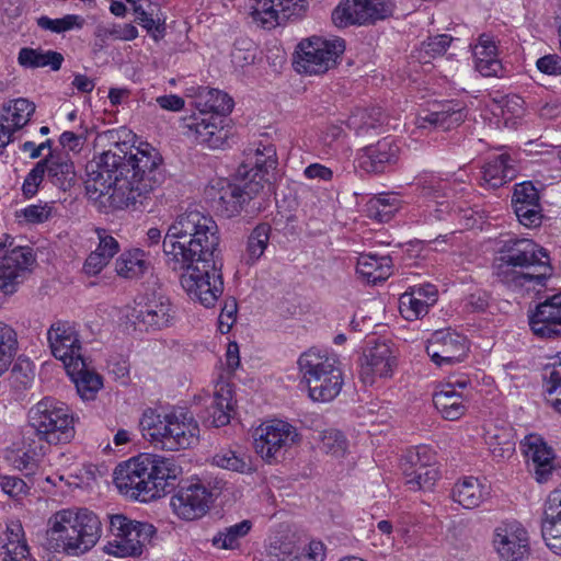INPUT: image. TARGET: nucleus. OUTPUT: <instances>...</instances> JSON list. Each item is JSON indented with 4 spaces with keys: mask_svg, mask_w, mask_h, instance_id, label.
Wrapping results in <instances>:
<instances>
[{
    "mask_svg": "<svg viewBox=\"0 0 561 561\" xmlns=\"http://www.w3.org/2000/svg\"><path fill=\"white\" fill-rule=\"evenodd\" d=\"M394 5L390 0H343L332 12V21L339 27L374 24L390 16Z\"/></svg>",
    "mask_w": 561,
    "mask_h": 561,
    "instance_id": "12",
    "label": "nucleus"
},
{
    "mask_svg": "<svg viewBox=\"0 0 561 561\" xmlns=\"http://www.w3.org/2000/svg\"><path fill=\"white\" fill-rule=\"evenodd\" d=\"M298 440L299 434L296 427L285 421H273L257 430L254 447L263 459L271 462L277 460Z\"/></svg>",
    "mask_w": 561,
    "mask_h": 561,
    "instance_id": "13",
    "label": "nucleus"
},
{
    "mask_svg": "<svg viewBox=\"0 0 561 561\" xmlns=\"http://www.w3.org/2000/svg\"><path fill=\"white\" fill-rule=\"evenodd\" d=\"M451 42L453 37L448 34L436 35L428 37L427 41L423 43V49L430 57L442 56L446 53Z\"/></svg>",
    "mask_w": 561,
    "mask_h": 561,
    "instance_id": "60",
    "label": "nucleus"
},
{
    "mask_svg": "<svg viewBox=\"0 0 561 561\" xmlns=\"http://www.w3.org/2000/svg\"><path fill=\"white\" fill-rule=\"evenodd\" d=\"M513 159L507 153H501L489 160L482 171V180L492 188H497L516 176Z\"/></svg>",
    "mask_w": 561,
    "mask_h": 561,
    "instance_id": "33",
    "label": "nucleus"
},
{
    "mask_svg": "<svg viewBox=\"0 0 561 561\" xmlns=\"http://www.w3.org/2000/svg\"><path fill=\"white\" fill-rule=\"evenodd\" d=\"M514 211L518 221L527 228L539 227L542 222L541 205H537V207L516 206Z\"/></svg>",
    "mask_w": 561,
    "mask_h": 561,
    "instance_id": "58",
    "label": "nucleus"
},
{
    "mask_svg": "<svg viewBox=\"0 0 561 561\" xmlns=\"http://www.w3.org/2000/svg\"><path fill=\"white\" fill-rule=\"evenodd\" d=\"M251 528L252 522L249 519L225 527L213 537L211 545L217 549H238L240 547V539L244 538Z\"/></svg>",
    "mask_w": 561,
    "mask_h": 561,
    "instance_id": "38",
    "label": "nucleus"
},
{
    "mask_svg": "<svg viewBox=\"0 0 561 561\" xmlns=\"http://www.w3.org/2000/svg\"><path fill=\"white\" fill-rule=\"evenodd\" d=\"M46 174L49 182L64 192L69 191L76 183V170L71 159L61 152L50 151L44 158Z\"/></svg>",
    "mask_w": 561,
    "mask_h": 561,
    "instance_id": "28",
    "label": "nucleus"
},
{
    "mask_svg": "<svg viewBox=\"0 0 561 561\" xmlns=\"http://www.w3.org/2000/svg\"><path fill=\"white\" fill-rule=\"evenodd\" d=\"M529 327L540 339L561 336V291L547 297L529 314Z\"/></svg>",
    "mask_w": 561,
    "mask_h": 561,
    "instance_id": "20",
    "label": "nucleus"
},
{
    "mask_svg": "<svg viewBox=\"0 0 561 561\" xmlns=\"http://www.w3.org/2000/svg\"><path fill=\"white\" fill-rule=\"evenodd\" d=\"M136 522L122 514L112 515L110 516V531L114 539H124Z\"/></svg>",
    "mask_w": 561,
    "mask_h": 561,
    "instance_id": "63",
    "label": "nucleus"
},
{
    "mask_svg": "<svg viewBox=\"0 0 561 561\" xmlns=\"http://www.w3.org/2000/svg\"><path fill=\"white\" fill-rule=\"evenodd\" d=\"M488 495V488L473 477L457 482L451 491L453 500L467 510L480 506Z\"/></svg>",
    "mask_w": 561,
    "mask_h": 561,
    "instance_id": "32",
    "label": "nucleus"
},
{
    "mask_svg": "<svg viewBox=\"0 0 561 561\" xmlns=\"http://www.w3.org/2000/svg\"><path fill=\"white\" fill-rule=\"evenodd\" d=\"M402 472L407 478V484L413 491L431 489L438 479V469L435 465L421 466Z\"/></svg>",
    "mask_w": 561,
    "mask_h": 561,
    "instance_id": "46",
    "label": "nucleus"
},
{
    "mask_svg": "<svg viewBox=\"0 0 561 561\" xmlns=\"http://www.w3.org/2000/svg\"><path fill=\"white\" fill-rule=\"evenodd\" d=\"M473 55L476 60L493 59L497 57V46L493 37L489 34H481L478 38V43L473 47Z\"/></svg>",
    "mask_w": 561,
    "mask_h": 561,
    "instance_id": "59",
    "label": "nucleus"
},
{
    "mask_svg": "<svg viewBox=\"0 0 561 561\" xmlns=\"http://www.w3.org/2000/svg\"><path fill=\"white\" fill-rule=\"evenodd\" d=\"M399 150L394 139L385 137L358 151V165L368 173H382L398 161Z\"/></svg>",
    "mask_w": 561,
    "mask_h": 561,
    "instance_id": "23",
    "label": "nucleus"
},
{
    "mask_svg": "<svg viewBox=\"0 0 561 561\" xmlns=\"http://www.w3.org/2000/svg\"><path fill=\"white\" fill-rule=\"evenodd\" d=\"M494 274L508 288L529 291L545 287L553 267L546 249L533 240L508 239L494 261Z\"/></svg>",
    "mask_w": 561,
    "mask_h": 561,
    "instance_id": "3",
    "label": "nucleus"
},
{
    "mask_svg": "<svg viewBox=\"0 0 561 561\" xmlns=\"http://www.w3.org/2000/svg\"><path fill=\"white\" fill-rule=\"evenodd\" d=\"M211 501L213 494L203 483L190 482L180 485L170 505L181 519L194 520L207 513Z\"/></svg>",
    "mask_w": 561,
    "mask_h": 561,
    "instance_id": "16",
    "label": "nucleus"
},
{
    "mask_svg": "<svg viewBox=\"0 0 561 561\" xmlns=\"http://www.w3.org/2000/svg\"><path fill=\"white\" fill-rule=\"evenodd\" d=\"M3 111L5 114L2 115V121L11 123L15 129H20L30 121L35 105L26 99H18L4 106Z\"/></svg>",
    "mask_w": 561,
    "mask_h": 561,
    "instance_id": "44",
    "label": "nucleus"
},
{
    "mask_svg": "<svg viewBox=\"0 0 561 561\" xmlns=\"http://www.w3.org/2000/svg\"><path fill=\"white\" fill-rule=\"evenodd\" d=\"M149 500H157L174 490L182 468L173 458L148 454Z\"/></svg>",
    "mask_w": 561,
    "mask_h": 561,
    "instance_id": "18",
    "label": "nucleus"
},
{
    "mask_svg": "<svg viewBox=\"0 0 561 561\" xmlns=\"http://www.w3.org/2000/svg\"><path fill=\"white\" fill-rule=\"evenodd\" d=\"M370 216L379 221H388L398 210V198L391 194L379 195L368 203Z\"/></svg>",
    "mask_w": 561,
    "mask_h": 561,
    "instance_id": "49",
    "label": "nucleus"
},
{
    "mask_svg": "<svg viewBox=\"0 0 561 561\" xmlns=\"http://www.w3.org/2000/svg\"><path fill=\"white\" fill-rule=\"evenodd\" d=\"M7 542L3 546L4 553L20 557H28V547L24 540L23 527L20 523L13 522L7 526Z\"/></svg>",
    "mask_w": 561,
    "mask_h": 561,
    "instance_id": "48",
    "label": "nucleus"
},
{
    "mask_svg": "<svg viewBox=\"0 0 561 561\" xmlns=\"http://www.w3.org/2000/svg\"><path fill=\"white\" fill-rule=\"evenodd\" d=\"M148 454H140L137 457L119 463L114 471V483L121 493L133 499H140L144 502L149 500L148 483Z\"/></svg>",
    "mask_w": 561,
    "mask_h": 561,
    "instance_id": "14",
    "label": "nucleus"
},
{
    "mask_svg": "<svg viewBox=\"0 0 561 561\" xmlns=\"http://www.w3.org/2000/svg\"><path fill=\"white\" fill-rule=\"evenodd\" d=\"M466 118L462 108H454L451 105H444L440 111H434L420 115L416 118L419 128L433 127L434 129H442L444 131L450 130L459 126Z\"/></svg>",
    "mask_w": 561,
    "mask_h": 561,
    "instance_id": "35",
    "label": "nucleus"
},
{
    "mask_svg": "<svg viewBox=\"0 0 561 561\" xmlns=\"http://www.w3.org/2000/svg\"><path fill=\"white\" fill-rule=\"evenodd\" d=\"M203 114L227 115L233 108V100L226 92L217 89H206L201 92L196 102Z\"/></svg>",
    "mask_w": 561,
    "mask_h": 561,
    "instance_id": "37",
    "label": "nucleus"
},
{
    "mask_svg": "<svg viewBox=\"0 0 561 561\" xmlns=\"http://www.w3.org/2000/svg\"><path fill=\"white\" fill-rule=\"evenodd\" d=\"M537 69L549 76H558L561 73V56L549 54L539 58L536 62Z\"/></svg>",
    "mask_w": 561,
    "mask_h": 561,
    "instance_id": "64",
    "label": "nucleus"
},
{
    "mask_svg": "<svg viewBox=\"0 0 561 561\" xmlns=\"http://www.w3.org/2000/svg\"><path fill=\"white\" fill-rule=\"evenodd\" d=\"M345 50V43L341 38L324 39L310 37L298 45L295 68L300 73L323 75L334 68L337 59Z\"/></svg>",
    "mask_w": 561,
    "mask_h": 561,
    "instance_id": "9",
    "label": "nucleus"
},
{
    "mask_svg": "<svg viewBox=\"0 0 561 561\" xmlns=\"http://www.w3.org/2000/svg\"><path fill=\"white\" fill-rule=\"evenodd\" d=\"M307 0H263L252 12L255 21L261 22L265 28H272L290 19L304 15Z\"/></svg>",
    "mask_w": 561,
    "mask_h": 561,
    "instance_id": "21",
    "label": "nucleus"
},
{
    "mask_svg": "<svg viewBox=\"0 0 561 561\" xmlns=\"http://www.w3.org/2000/svg\"><path fill=\"white\" fill-rule=\"evenodd\" d=\"M36 22L42 30L58 34L69 31L75 26H81L80 16L73 14H68L61 19H50L46 15H42L37 19Z\"/></svg>",
    "mask_w": 561,
    "mask_h": 561,
    "instance_id": "55",
    "label": "nucleus"
},
{
    "mask_svg": "<svg viewBox=\"0 0 561 561\" xmlns=\"http://www.w3.org/2000/svg\"><path fill=\"white\" fill-rule=\"evenodd\" d=\"M397 359L390 346L377 343L364 351L360 357L359 378L365 385H373L376 377H391Z\"/></svg>",
    "mask_w": 561,
    "mask_h": 561,
    "instance_id": "22",
    "label": "nucleus"
},
{
    "mask_svg": "<svg viewBox=\"0 0 561 561\" xmlns=\"http://www.w3.org/2000/svg\"><path fill=\"white\" fill-rule=\"evenodd\" d=\"M131 317L135 319V324H142L146 329L161 330L172 323L175 310L170 299L160 295L148 299L144 306L135 308Z\"/></svg>",
    "mask_w": 561,
    "mask_h": 561,
    "instance_id": "25",
    "label": "nucleus"
},
{
    "mask_svg": "<svg viewBox=\"0 0 561 561\" xmlns=\"http://www.w3.org/2000/svg\"><path fill=\"white\" fill-rule=\"evenodd\" d=\"M523 446L525 455L533 462L536 480L540 483L548 481L553 470V449L537 435L526 436Z\"/></svg>",
    "mask_w": 561,
    "mask_h": 561,
    "instance_id": "27",
    "label": "nucleus"
},
{
    "mask_svg": "<svg viewBox=\"0 0 561 561\" xmlns=\"http://www.w3.org/2000/svg\"><path fill=\"white\" fill-rule=\"evenodd\" d=\"M66 369L76 385L78 394L83 400H93L102 388V377L89 370L83 357H77V362Z\"/></svg>",
    "mask_w": 561,
    "mask_h": 561,
    "instance_id": "30",
    "label": "nucleus"
},
{
    "mask_svg": "<svg viewBox=\"0 0 561 561\" xmlns=\"http://www.w3.org/2000/svg\"><path fill=\"white\" fill-rule=\"evenodd\" d=\"M347 448L345 436L337 430L324 431L321 435L320 449L335 457H342Z\"/></svg>",
    "mask_w": 561,
    "mask_h": 561,
    "instance_id": "53",
    "label": "nucleus"
},
{
    "mask_svg": "<svg viewBox=\"0 0 561 561\" xmlns=\"http://www.w3.org/2000/svg\"><path fill=\"white\" fill-rule=\"evenodd\" d=\"M47 339L51 354L61 360L66 368L73 365L77 357H83L78 332L71 323L67 321L53 323L47 332Z\"/></svg>",
    "mask_w": 561,
    "mask_h": 561,
    "instance_id": "19",
    "label": "nucleus"
},
{
    "mask_svg": "<svg viewBox=\"0 0 561 561\" xmlns=\"http://www.w3.org/2000/svg\"><path fill=\"white\" fill-rule=\"evenodd\" d=\"M19 64L24 68H41L49 66L51 70L57 71L60 69L64 61V56L54 50L43 51L30 47H23L19 51Z\"/></svg>",
    "mask_w": 561,
    "mask_h": 561,
    "instance_id": "36",
    "label": "nucleus"
},
{
    "mask_svg": "<svg viewBox=\"0 0 561 561\" xmlns=\"http://www.w3.org/2000/svg\"><path fill=\"white\" fill-rule=\"evenodd\" d=\"M557 501L560 502L558 495L548 496L541 533L549 549L561 556V508L556 506L559 505Z\"/></svg>",
    "mask_w": 561,
    "mask_h": 561,
    "instance_id": "31",
    "label": "nucleus"
},
{
    "mask_svg": "<svg viewBox=\"0 0 561 561\" xmlns=\"http://www.w3.org/2000/svg\"><path fill=\"white\" fill-rule=\"evenodd\" d=\"M69 408L55 398L46 397L28 411V423L39 439L48 444H67L76 434Z\"/></svg>",
    "mask_w": 561,
    "mask_h": 561,
    "instance_id": "7",
    "label": "nucleus"
},
{
    "mask_svg": "<svg viewBox=\"0 0 561 561\" xmlns=\"http://www.w3.org/2000/svg\"><path fill=\"white\" fill-rule=\"evenodd\" d=\"M434 454L427 446H419L409 450L401 461L402 471H409L417 467L434 465Z\"/></svg>",
    "mask_w": 561,
    "mask_h": 561,
    "instance_id": "54",
    "label": "nucleus"
},
{
    "mask_svg": "<svg viewBox=\"0 0 561 561\" xmlns=\"http://www.w3.org/2000/svg\"><path fill=\"white\" fill-rule=\"evenodd\" d=\"M468 351L466 336L451 329L437 330L432 334L426 353L437 365H451L462 360Z\"/></svg>",
    "mask_w": 561,
    "mask_h": 561,
    "instance_id": "17",
    "label": "nucleus"
},
{
    "mask_svg": "<svg viewBox=\"0 0 561 561\" xmlns=\"http://www.w3.org/2000/svg\"><path fill=\"white\" fill-rule=\"evenodd\" d=\"M237 310L236 299L231 298L225 301L218 318V327L221 333H228L230 331L236 320Z\"/></svg>",
    "mask_w": 561,
    "mask_h": 561,
    "instance_id": "62",
    "label": "nucleus"
},
{
    "mask_svg": "<svg viewBox=\"0 0 561 561\" xmlns=\"http://www.w3.org/2000/svg\"><path fill=\"white\" fill-rule=\"evenodd\" d=\"M392 260L389 255L362 254L356 271L367 283L377 284L391 275Z\"/></svg>",
    "mask_w": 561,
    "mask_h": 561,
    "instance_id": "34",
    "label": "nucleus"
},
{
    "mask_svg": "<svg viewBox=\"0 0 561 561\" xmlns=\"http://www.w3.org/2000/svg\"><path fill=\"white\" fill-rule=\"evenodd\" d=\"M144 256V251L139 249L122 253L115 263L117 274L125 278H137L141 276L148 267V263Z\"/></svg>",
    "mask_w": 561,
    "mask_h": 561,
    "instance_id": "40",
    "label": "nucleus"
},
{
    "mask_svg": "<svg viewBox=\"0 0 561 561\" xmlns=\"http://www.w3.org/2000/svg\"><path fill=\"white\" fill-rule=\"evenodd\" d=\"M484 440L495 458H510L515 451V442L508 428H490L484 435Z\"/></svg>",
    "mask_w": 561,
    "mask_h": 561,
    "instance_id": "39",
    "label": "nucleus"
},
{
    "mask_svg": "<svg viewBox=\"0 0 561 561\" xmlns=\"http://www.w3.org/2000/svg\"><path fill=\"white\" fill-rule=\"evenodd\" d=\"M387 116L379 107L363 108L354 113L347 121V126L357 135L366 133L370 128L382 125Z\"/></svg>",
    "mask_w": 561,
    "mask_h": 561,
    "instance_id": "41",
    "label": "nucleus"
},
{
    "mask_svg": "<svg viewBox=\"0 0 561 561\" xmlns=\"http://www.w3.org/2000/svg\"><path fill=\"white\" fill-rule=\"evenodd\" d=\"M512 205L513 208H516V206L537 207V205H540L538 190L531 182L516 184L512 197Z\"/></svg>",
    "mask_w": 561,
    "mask_h": 561,
    "instance_id": "52",
    "label": "nucleus"
},
{
    "mask_svg": "<svg viewBox=\"0 0 561 561\" xmlns=\"http://www.w3.org/2000/svg\"><path fill=\"white\" fill-rule=\"evenodd\" d=\"M18 340L15 331L7 323L0 321V375L12 362L16 352Z\"/></svg>",
    "mask_w": 561,
    "mask_h": 561,
    "instance_id": "47",
    "label": "nucleus"
},
{
    "mask_svg": "<svg viewBox=\"0 0 561 561\" xmlns=\"http://www.w3.org/2000/svg\"><path fill=\"white\" fill-rule=\"evenodd\" d=\"M493 547L500 561H526L530 554L528 533L516 520L504 522L495 528Z\"/></svg>",
    "mask_w": 561,
    "mask_h": 561,
    "instance_id": "15",
    "label": "nucleus"
},
{
    "mask_svg": "<svg viewBox=\"0 0 561 561\" xmlns=\"http://www.w3.org/2000/svg\"><path fill=\"white\" fill-rule=\"evenodd\" d=\"M465 396L451 382L444 383L433 394V403L445 420H459L467 411Z\"/></svg>",
    "mask_w": 561,
    "mask_h": 561,
    "instance_id": "29",
    "label": "nucleus"
},
{
    "mask_svg": "<svg viewBox=\"0 0 561 561\" xmlns=\"http://www.w3.org/2000/svg\"><path fill=\"white\" fill-rule=\"evenodd\" d=\"M156 531L152 524L136 522L130 530L127 531L126 538L108 541L104 547V551L118 558L139 557L144 551V547L150 543Z\"/></svg>",
    "mask_w": 561,
    "mask_h": 561,
    "instance_id": "24",
    "label": "nucleus"
},
{
    "mask_svg": "<svg viewBox=\"0 0 561 561\" xmlns=\"http://www.w3.org/2000/svg\"><path fill=\"white\" fill-rule=\"evenodd\" d=\"M1 490L11 497H19L27 492V484L19 477L1 476Z\"/></svg>",
    "mask_w": 561,
    "mask_h": 561,
    "instance_id": "61",
    "label": "nucleus"
},
{
    "mask_svg": "<svg viewBox=\"0 0 561 561\" xmlns=\"http://www.w3.org/2000/svg\"><path fill=\"white\" fill-rule=\"evenodd\" d=\"M427 305L416 298L414 294L405 291L400 296L399 310L401 316L408 321H415L428 312Z\"/></svg>",
    "mask_w": 561,
    "mask_h": 561,
    "instance_id": "50",
    "label": "nucleus"
},
{
    "mask_svg": "<svg viewBox=\"0 0 561 561\" xmlns=\"http://www.w3.org/2000/svg\"><path fill=\"white\" fill-rule=\"evenodd\" d=\"M211 220L210 216L196 209L187 210L175 218L162 243L164 263L168 268L173 272H180L184 268L186 261L183 260V251L187 240L202 233V229Z\"/></svg>",
    "mask_w": 561,
    "mask_h": 561,
    "instance_id": "8",
    "label": "nucleus"
},
{
    "mask_svg": "<svg viewBox=\"0 0 561 561\" xmlns=\"http://www.w3.org/2000/svg\"><path fill=\"white\" fill-rule=\"evenodd\" d=\"M182 128L188 138L209 148L220 147L226 139L224 129L210 122L203 113L184 118Z\"/></svg>",
    "mask_w": 561,
    "mask_h": 561,
    "instance_id": "26",
    "label": "nucleus"
},
{
    "mask_svg": "<svg viewBox=\"0 0 561 561\" xmlns=\"http://www.w3.org/2000/svg\"><path fill=\"white\" fill-rule=\"evenodd\" d=\"M298 366L313 401L329 402L341 392L343 376L334 357L309 350L300 355Z\"/></svg>",
    "mask_w": 561,
    "mask_h": 561,
    "instance_id": "6",
    "label": "nucleus"
},
{
    "mask_svg": "<svg viewBox=\"0 0 561 561\" xmlns=\"http://www.w3.org/2000/svg\"><path fill=\"white\" fill-rule=\"evenodd\" d=\"M102 534L100 518L88 508L62 510L49 519L47 546L54 552L78 557L91 550Z\"/></svg>",
    "mask_w": 561,
    "mask_h": 561,
    "instance_id": "4",
    "label": "nucleus"
},
{
    "mask_svg": "<svg viewBox=\"0 0 561 561\" xmlns=\"http://www.w3.org/2000/svg\"><path fill=\"white\" fill-rule=\"evenodd\" d=\"M94 36V46L103 48L110 38L123 41L135 39L138 36V31L133 24L113 25L112 27L99 25L95 28Z\"/></svg>",
    "mask_w": 561,
    "mask_h": 561,
    "instance_id": "45",
    "label": "nucleus"
},
{
    "mask_svg": "<svg viewBox=\"0 0 561 561\" xmlns=\"http://www.w3.org/2000/svg\"><path fill=\"white\" fill-rule=\"evenodd\" d=\"M218 227L213 219L202 233L184 247V268L180 282L187 296L206 308L214 307L224 291L222 261Z\"/></svg>",
    "mask_w": 561,
    "mask_h": 561,
    "instance_id": "2",
    "label": "nucleus"
},
{
    "mask_svg": "<svg viewBox=\"0 0 561 561\" xmlns=\"http://www.w3.org/2000/svg\"><path fill=\"white\" fill-rule=\"evenodd\" d=\"M14 239L3 234L0 241V291L13 294L25 272L34 264L35 257L28 247H13Z\"/></svg>",
    "mask_w": 561,
    "mask_h": 561,
    "instance_id": "11",
    "label": "nucleus"
},
{
    "mask_svg": "<svg viewBox=\"0 0 561 561\" xmlns=\"http://www.w3.org/2000/svg\"><path fill=\"white\" fill-rule=\"evenodd\" d=\"M248 178V164H241L237 170L236 181L220 187L217 209L222 216H238L245 204L263 192V175L256 172L251 179Z\"/></svg>",
    "mask_w": 561,
    "mask_h": 561,
    "instance_id": "10",
    "label": "nucleus"
},
{
    "mask_svg": "<svg viewBox=\"0 0 561 561\" xmlns=\"http://www.w3.org/2000/svg\"><path fill=\"white\" fill-rule=\"evenodd\" d=\"M46 174L44 159L39 160L34 168L27 173L22 185L23 195L26 198L33 197L43 182Z\"/></svg>",
    "mask_w": 561,
    "mask_h": 561,
    "instance_id": "57",
    "label": "nucleus"
},
{
    "mask_svg": "<svg viewBox=\"0 0 561 561\" xmlns=\"http://www.w3.org/2000/svg\"><path fill=\"white\" fill-rule=\"evenodd\" d=\"M546 392L554 396L552 405L561 413V352L553 357V362L543 369Z\"/></svg>",
    "mask_w": 561,
    "mask_h": 561,
    "instance_id": "42",
    "label": "nucleus"
},
{
    "mask_svg": "<svg viewBox=\"0 0 561 561\" xmlns=\"http://www.w3.org/2000/svg\"><path fill=\"white\" fill-rule=\"evenodd\" d=\"M213 461L220 468L240 473H247L252 470L249 459L247 460V458L238 456L232 450H226L216 454L213 458Z\"/></svg>",
    "mask_w": 561,
    "mask_h": 561,
    "instance_id": "51",
    "label": "nucleus"
},
{
    "mask_svg": "<svg viewBox=\"0 0 561 561\" xmlns=\"http://www.w3.org/2000/svg\"><path fill=\"white\" fill-rule=\"evenodd\" d=\"M271 225L263 222L257 225L248 238L247 244V263L253 264L264 253L271 233Z\"/></svg>",
    "mask_w": 561,
    "mask_h": 561,
    "instance_id": "43",
    "label": "nucleus"
},
{
    "mask_svg": "<svg viewBox=\"0 0 561 561\" xmlns=\"http://www.w3.org/2000/svg\"><path fill=\"white\" fill-rule=\"evenodd\" d=\"M85 191L90 199L107 196L114 209H139L164 180L162 158L151 149L115 142L87 164Z\"/></svg>",
    "mask_w": 561,
    "mask_h": 561,
    "instance_id": "1",
    "label": "nucleus"
},
{
    "mask_svg": "<svg viewBox=\"0 0 561 561\" xmlns=\"http://www.w3.org/2000/svg\"><path fill=\"white\" fill-rule=\"evenodd\" d=\"M127 1L131 2V0ZM133 4L139 24L147 30V32L153 37V39L158 41L161 37H163L165 32L164 22H161L160 19L154 20L151 14H149L141 8V5H136L135 1H133Z\"/></svg>",
    "mask_w": 561,
    "mask_h": 561,
    "instance_id": "56",
    "label": "nucleus"
},
{
    "mask_svg": "<svg viewBox=\"0 0 561 561\" xmlns=\"http://www.w3.org/2000/svg\"><path fill=\"white\" fill-rule=\"evenodd\" d=\"M144 437L160 445L162 449L180 450L198 443L199 426L192 412L186 409H173L161 415L148 408L139 421Z\"/></svg>",
    "mask_w": 561,
    "mask_h": 561,
    "instance_id": "5",
    "label": "nucleus"
}]
</instances>
